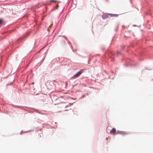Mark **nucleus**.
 <instances>
[{
	"instance_id": "obj_7",
	"label": "nucleus",
	"mask_w": 153,
	"mask_h": 153,
	"mask_svg": "<svg viewBox=\"0 0 153 153\" xmlns=\"http://www.w3.org/2000/svg\"><path fill=\"white\" fill-rule=\"evenodd\" d=\"M50 1L51 2H55V1L54 0H50Z\"/></svg>"
},
{
	"instance_id": "obj_4",
	"label": "nucleus",
	"mask_w": 153,
	"mask_h": 153,
	"mask_svg": "<svg viewBox=\"0 0 153 153\" xmlns=\"http://www.w3.org/2000/svg\"><path fill=\"white\" fill-rule=\"evenodd\" d=\"M5 24V22L2 19H0V26L1 25Z\"/></svg>"
},
{
	"instance_id": "obj_6",
	"label": "nucleus",
	"mask_w": 153,
	"mask_h": 153,
	"mask_svg": "<svg viewBox=\"0 0 153 153\" xmlns=\"http://www.w3.org/2000/svg\"><path fill=\"white\" fill-rule=\"evenodd\" d=\"M122 134H124V135H125V134H129V133H128V132H123L122 133Z\"/></svg>"
},
{
	"instance_id": "obj_3",
	"label": "nucleus",
	"mask_w": 153,
	"mask_h": 153,
	"mask_svg": "<svg viewBox=\"0 0 153 153\" xmlns=\"http://www.w3.org/2000/svg\"><path fill=\"white\" fill-rule=\"evenodd\" d=\"M115 131H116V129L114 128H113L112 130H111L110 131V132L111 133H113V134L115 135Z\"/></svg>"
},
{
	"instance_id": "obj_8",
	"label": "nucleus",
	"mask_w": 153,
	"mask_h": 153,
	"mask_svg": "<svg viewBox=\"0 0 153 153\" xmlns=\"http://www.w3.org/2000/svg\"><path fill=\"white\" fill-rule=\"evenodd\" d=\"M119 53V52L118 51V52H117V54H118V53Z\"/></svg>"
},
{
	"instance_id": "obj_2",
	"label": "nucleus",
	"mask_w": 153,
	"mask_h": 153,
	"mask_svg": "<svg viewBox=\"0 0 153 153\" xmlns=\"http://www.w3.org/2000/svg\"><path fill=\"white\" fill-rule=\"evenodd\" d=\"M109 14L104 13L102 15V18L103 19H105L108 18V17Z\"/></svg>"
},
{
	"instance_id": "obj_1",
	"label": "nucleus",
	"mask_w": 153,
	"mask_h": 153,
	"mask_svg": "<svg viewBox=\"0 0 153 153\" xmlns=\"http://www.w3.org/2000/svg\"><path fill=\"white\" fill-rule=\"evenodd\" d=\"M82 70L78 72L76 74H75L74 75V76L72 77V78H73V79L76 78L77 76H79L81 74V73H82Z\"/></svg>"
},
{
	"instance_id": "obj_9",
	"label": "nucleus",
	"mask_w": 153,
	"mask_h": 153,
	"mask_svg": "<svg viewBox=\"0 0 153 153\" xmlns=\"http://www.w3.org/2000/svg\"><path fill=\"white\" fill-rule=\"evenodd\" d=\"M123 47H125V46H124V45H123Z\"/></svg>"
},
{
	"instance_id": "obj_5",
	"label": "nucleus",
	"mask_w": 153,
	"mask_h": 153,
	"mask_svg": "<svg viewBox=\"0 0 153 153\" xmlns=\"http://www.w3.org/2000/svg\"><path fill=\"white\" fill-rule=\"evenodd\" d=\"M109 15L110 17H117L118 16L117 14H109Z\"/></svg>"
}]
</instances>
